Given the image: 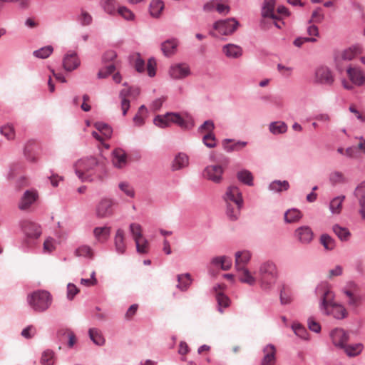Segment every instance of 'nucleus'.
<instances>
[{
    "label": "nucleus",
    "mask_w": 365,
    "mask_h": 365,
    "mask_svg": "<svg viewBox=\"0 0 365 365\" xmlns=\"http://www.w3.org/2000/svg\"><path fill=\"white\" fill-rule=\"evenodd\" d=\"M74 167L76 174L83 182H92L95 180H102L106 174L103 161L98 160L92 156L78 160Z\"/></svg>",
    "instance_id": "obj_1"
},
{
    "label": "nucleus",
    "mask_w": 365,
    "mask_h": 365,
    "mask_svg": "<svg viewBox=\"0 0 365 365\" xmlns=\"http://www.w3.org/2000/svg\"><path fill=\"white\" fill-rule=\"evenodd\" d=\"M260 286L264 290L273 288L279 277L277 265L270 260L262 262L259 269Z\"/></svg>",
    "instance_id": "obj_2"
},
{
    "label": "nucleus",
    "mask_w": 365,
    "mask_h": 365,
    "mask_svg": "<svg viewBox=\"0 0 365 365\" xmlns=\"http://www.w3.org/2000/svg\"><path fill=\"white\" fill-rule=\"evenodd\" d=\"M330 291H326L322 297L320 304V309L324 310L325 314H331L335 319H342L347 317V312L345 307L333 302V296H331Z\"/></svg>",
    "instance_id": "obj_3"
},
{
    "label": "nucleus",
    "mask_w": 365,
    "mask_h": 365,
    "mask_svg": "<svg viewBox=\"0 0 365 365\" xmlns=\"http://www.w3.org/2000/svg\"><path fill=\"white\" fill-rule=\"evenodd\" d=\"M28 302L31 308L38 312L46 311L51 306L52 297L46 290H38L29 294L27 297Z\"/></svg>",
    "instance_id": "obj_4"
},
{
    "label": "nucleus",
    "mask_w": 365,
    "mask_h": 365,
    "mask_svg": "<svg viewBox=\"0 0 365 365\" xmlns=\"http://www.w3.org/2000/svg\"><path fill=\"white\" fill-rule=\"evenodd\" d=\"M276 5V0H264L261 9V16L263 18L260 21L261 29L266 30L269 29L268 23L266 19H271L272 20H278L279 16L274 14V9Z\"/></svg>",
    "instance_id": "obj_5"
},
{
    "label": "nucleus",
    "mask_w": 365,
    "mask_h": 365,
    "mask_svg": "<svg viewBox=\"0 0 365 365\" xmlns=\"http://www.w3.org/2000/svg\"><path fill=\"white\" fill-rule=\"evenodd\" d=\"M114 201L110 198H102L97 204L96 214L98 218H107L113 215Z\"/></svg>",
    "instance_id": "obj_6"
},
{
    "label": "nucleus",
    "mask_w": 365,
    "mask_h": 365,
    "mask_svg": "<svg viewBox=\"0 0 365 365\" xmlns=\"http://www.w3.org/2000/svg\"><path fill=\"white\" fill-rule=\"evenodd\" d=\"M21 229L26 235L25 242L28 246H31L29 240H36L40 237L41 234V227L30 221H24L21 222Z\"/></svg>",
    "instance_id": "obj_7"
},
{
    "label": "nucleus",
    "mask_w": 365,
    "mask_h": 365,
    "mask_svg": "<svg viewBox=\"0 0 365 365\" xmlns=\"http://www.w3.org/2000/svg\"><path fill=\"white\" fill-rule=\"evenodd\" d=\"M314 81L316 83L331 86L334 81V76L328 67L319 66L315 71Z\"/></svg>",
    "instance_id": "obj_8"
},
{
    "label": "nucleus",
    "mask_w": 365,
    "mask_h": 365,
    "mask_svg": "<svg viewBox=\"0 0 365 365\" xmlns=\"http://www.w3.org/2000/svg\"><path fill=\"white\" fill-rule=\"evenodd\" d=\"M239 26V22L235 19L218 21L214 24V29L223 35L232 34Z\"/></svg>",
    "instance_id": "obj_9"
},
{
    "label": "nucleus",
    "mask_w": 365,
    "mask_h": 365,
    "mask_svg": "<svg viewBox=\"0 0 365 365\" xmlns=\"http://www.w3.org/2000/svg\"><path fill=\"white\" fill-rule=\"evenodd\" d=\"M224 199L227 204L233 202L239 207H242L243 204L242 193L239 188L235 186H230L227 188Z\"/></svg>",
    "instance_id": "obj_10"
},
{
    "label": "nucleus",
    "mask_w": 365,
    "mask_h": 365,
    "mask_svg": "<svg viewBox=\"0 0 365 365\" xmlns=\"http://www.w3.org/2000/svg\"><path fill=\"white\" fill-rule=\"evenodd\" d=\"M222 168L217 165L207 166L203 171L205 178L215 183H219L222 180Z\"/></svg>",
    "instance_id": "obj_11"
},
{
    "label": "nucleus",
    "mask_w": 365,
    "mask_h": 365,
    "mask_svg": "<svg viewBox=\"0 0 365 365\" xmlns=\"http://www.w3.org/2000/svg\"><path fill=\"white\" fill-rule=\"evenodd\" d=\"M356 287V284L353 282H349L346 287L342 289V292L349 298L347 302L348 305L356 308L361 302V297L356 295L353 293L352 289Z\"/></svg>",
    "instance_id": "obj_12"
},
{
    "label": "nucleus",
    "mask_w": 365,
    "mask_h": 365,
    "mask_svg": "<svg viewBox=\"0 0 365 365\" xmlns=\"http://www.w3.org/2000/svg\"><path fill=\"white\" fill-rule=\"evenodd\" d=\"M333 344L342 349L349 340V334L342 329H335L330 334Z\"/></svg>",
    "instance_id": "obj_13"
},
{
    "label": "nucleus",
    "mask_w": 365,
    "mask_h": 365,
    "mask_svg": "<svg viewBox=\"0 0 365 365\" xmlns=\"http://www.w3.org/2000/svg\"><path fill=\"white\" fill-rule=\"evenodd\" d=\"M347 75L352 83L356 86H361L365 81L364 73L358 67H348Z\"/></svg>",
    "instance_id": "obj_14"
},
{
    "label": "nucleus",
    "mask_w": 365,
    "mask_h": 365,
    "mask_svg": "<svg viewBox=\"0 0 365 365\" xmlns=\"http://www.w3.org/2000/svg\"><path fill=\"white\" fill-rule=\"evenodd\" d=\"M38 198V193L35 190L25 191L19 204L21 210L28 209Z\"/></svg>",
    "instance_id": "obj_15"
},
{
    "label": "nucleus",
    "mask_w": 365,
    "mask_h": 365,
    "mask_svg": "<svg viewBox=\"0 0 365 365\" xmlns=\"http://www.w3.org/2000/svg\"><path fill=\"white\" fill-rule=\"evenodd\" d=\"M295 237L302 244L310 243L314 237L312 229L308 226H302L295 230Z\"/></svg>",
    "instance_id": "obj_16"
},
{
    "label": "nucleus",
    "mask_w": 365,
    "mask_h": 365,
    "mask_svg": "<svg viewBox=\"0 0 365 365\" xmlns=\"http://www.w3.org/2000/svg\"><path fill=\"white\" fill-rule=\"evenodd\" d=\"M264 356L261 365H274L276 362V349L273 344H267L263 349Z\"/></svg>",
    "instance_id": "obj_17"
},
{
    "label": "nucleus",
    "mask_w": 365,
    "mask_h": 365,
    "mask_svg": "<svg viewBox=\"0 0 365 365\" xmlns=\"http://www.w3.org/2000/svg\"><path fill=\"white\" fill-rule=\"evenodd\" d=\"M169 73L173 78H182L190 74V68L185 64H176L170 67Z\"/></svg>",
    "instance_id": "obj_18"
},
{
    "label": "nucleus",
    "mask_w": 365,
    "mask_h": 365,
    "mask_svg": "<svg viewBox=\"0 0 365 365\" xmlns=\"http://www.w3.org/2000/svg\"><path fill=\"white\" fill-rule=\"evenodd\" d=\"M80 65V61L76 53H68L63 60V66L66 71H72Z\"/></svg>",
    "instance_id": "obj_19"
},
{
    "label": "nucleus",
    "mask_w": 365,
    "mask_h": 365,
    "mask_svg": "<svg viewBox=\"0 0 365 365\" xmlns=\"http://www.w3.org/2000/svg\"><path fill=\"white\" fill-rule=\"evenodd\" d=\"M251 254L249 251H239L235 253V268L237 270L242 269L250 262Z\"/></svg>",
    "instance_id": "obj_20"
},
{
    "label": "nucleus",
    "mask_w": 365,
    "mask_h": 365,
    "mask_svg": "<svg viewBox=\"0 0 365 365\" xmlns=\"http://www.w3.org/2000/svg\"><path fill=\"white\" fill-rule=\"evenodd\" d=\"M178 46V39H168L161 43V50L165 56L169 57L175 53Z\"/></svg>",
    "instance_id": "obj_21"
},
{
    "label": "nucleus",
    "mask_w": 365,
    "mask_h": 365,
    "mask_svg": "<svg viewBox=\"0 0 365 365\" xmlns=\"http://www.w3.org/2000/svg\"><path fill=\"white\" fill-rule=\"evenodd\" d=\"M112 162L117 168H122L127 163V155L122 149H115L113 152Z\"/></svg>",
    "instance_id": "obj_22"
},
{
    "label": "nucleus",
    "mask_w": 365,
    "mask_h": 365,
    "mask_svg": "<svg viewBox=\"0 0 365 365\" xmlns=\"http://www.w3.org/2000/svg\"><path fill=\"white\" fill-rule=\"evenodd\" d=\"M222 51L225 56L231 58H238L242 55V48L235 44H227L222 48Z\"/></svg>",
    "instance_id": "obj_23"
},
{
    "label": "nucleus",
    "mask_w": 365,
    "mask_h": 365,
    "mask_svg": "<svg viewBox=\"0 0 365 365\" xmlns=\"http://www.w3.org/2000/svg\"><path fill=\"white\" fill-rule=\"evenodd\" d=\"M114 243L115 250L120 254H123L126 250V245L125 243L124 232L122 229H118L116 231Z\"/></svg>",
    "instance_id": "obj_24"
},
{
    "label": "nucleus",
    "mask_w": 365,
    "mask_h": 365,
    "mask_svg": "<svg viewBox=\"0 0 365 365\" xmlns=\"http://www.w3.org/2000/svg\"><path fill=\"white\" fill-rule=\"evenodd\" d=\"M110 234V227L107 226L96 227L93 230V235L96 240L99 242H106Z\"/></svg>",
    "instance_id": "obj_25"
},
{
    "label": "nucleus",
    "mask_w": 365,
    "mask_h": 365,
    "mask_svg": "<svg viewBox=\"0 0 365 365\" xmlns=\"http://www.w3.org/2000/svg\"><path fill=\"white\" fill-rule=\"evenodd\" d=\"M232 142V140L231 139H225L222 141L223 148L227 152L240 150L247 145V142L245 141H237L231 144Z\"/></svg>",
    "instance_id": "obj_26"
},
{
    "label": "nucleus",
    "mask_w": 365,
    "mask_h": 365,
    "mask_svg": "<svg viewBox=\"0 0 365 365\" xmlns=\"http://www.w3.org/2000/svg\"><path fill=\"white\" fill-rule=\"evenodd\" d=\"M319 242L324 250L327 251H331L336 247L335 240L327 233H324L320 236Z\"/></svg>",
    "instance_id": "obj_27"
},
{
    "label": "nucleus",
    "mask_w": 365,
    "mask_h": 365,
    "mask_svg": "<svg viewBox=\"0 0 365 365\" xmlns=\"http://www.w3.org/2000/svg\"><path fill=\"white\" fill-rule=\"evenodd\" d=\"M332 230L339 239L344 242L347 241L351 236V232L347 228L341 227L338 224L333 225Z\"/></svg>",
    "instance_id": "obj_28"
},
{
    "label": "nucleus",
    "mask_w": 365,
    "mask_h": 365,
    "mask_svg": "<svg viewBox=\"0 0 365 365\" xmlns=\"http://www.w3.org/2000/svg\"><path fill=\"white\" fill-rule=\"evenodd\" d=\"M239 273L240 281L249 285H253L256 282L255 278L251 274L248 269L244 268L237 270Z\"/></svg>",
    "instance_id": "obj_29"
},
{
    "label": "nucleus",
    "mask_w": 365,
    "mask_h": 365,
    "mask_svg": "<svg viewBox=\"0 0 365 365\" xmlns=\"http://www.w3.org/2000/svg\"><path fill=\"white\" fill-rule=\"evenodd\" d=\"M361 53V48L359 46H351L343 51L341 54V59L344 61H351Z\"/></svg>",
    "instance_id": "obj_30"
},
{
    "label": "nucleus",
    "mask_w": 365,
    "mask_h": 365,
    "mask_svg": "<svg viewBox=\"0 0 365 365\" xmlns=\"http://www.w3.org/2000/svg\"><path fill=\"white\" fill-rule=\"evenodd\" d=\"M349 356H355L359 354L363 350V345L361 343L354 344H345L342 348Z\"/></svg>",
    "instance_id": "obj_31"
},
{
    "label": "nucleus",
    "mask_w": 365,
    "mask_h": 365,
    "mask_svg": "<svg viewBox=\"0 0 365 365\" xmlns=\"http://www.w3.org/2000/svg\"><path fill=\"white\" fill-rule=\"evenodd\" d=\"M187 165L188 156L185 153H179L174 160L173 168L177 170L187 166Z\"/></svg>",
    "instance_id": "obj_32"
},
{
    "label": "nucleus",
    "mask_w": 365,
    "mask_h": 365,
    "mask_svg": "<svg viewBox=\"0 0 365 365\" xmlns=\"http://www.w3.org/2000/svg\"><path fill=\"white\" fill-rule=\"evenodd\" d=\"M302 217L301 212L297 209L288 210L284 214V220L287 223H293L299 220Z\"/></svg>",
    "instance_id": "obj_33"
},
{
    "label": "nucleus",
    "mask_w": 365,
    "mask_h": 365,
    "mask_svg": "<svg viewBox=\"0 0 365 365\" xmlns=\"http://www.w3.org/2000/svg\"><path fill=\"white\" fill-rule=\"evenodd\" d=\"M345 199L344 195L334 197L329 204V209L333 214H339L341 210L342 202Z\"/></svg>",
    "instance_id": "obj_34"
},
{
    "label": "nucleus",
    "mask_w": 365,
    "mask_h": 365,
    "mask_svg": "<svg viewBox=\"0 0 365 365\" xmlns=\"http://www.w3.org/2000/svg\"><path fill=\"white\" fill-rule=\"evenodd\" d=\"M287 130V125L285 123L277 121L273 122L269 125V131L274 135H279L286 133Z\"/></svg>",
    "instance_id": "obj_35"
},
{
    "label": "nucleus",
    "mask_w": 365,
    "mask_h": 365,
    "mask_svg": "<svg viewBox=\"0 0 365 365\" xmlns=\"http://www.w3.org/2000/svg\"><path fill=\"white\" fill-rule=\"evenodd\" d=\"M237 179L245 185H253V176L247 170L239 171L237 174Z\"/></svg>",
    "instance_id": "obj_36"
},
{
    "label": "nucleus",
    "mask_w": 365,
    "mask_h": 365,
    "mask_svg": "<svg viewBox=\"0 0 365 365\" xmlns=\"http://www.w3.org/2000/svg\"><path fill=\"white\" fill-rule=\"evenodd\" d=\"M52 350L47 349L42 353L40 363L41 365H54L55 356Z\"/></svg>",
    "instance_id": "obj_37"
},
{
    "label": "nucleus",
    "mask_w": 365,
    "mask_h": 365,
    "mask_svg": "<svg viewBox=\"0 0 365 365\" xmlns=\"http://www.w3.org/2000/svg\"><path fill=\"white\" fill-rule=\"evenodd\" d=\"M88 334L92 341L98 345L101 346L105 343V339L103 337L101 333L95 328H91L88 330Z\"/></svg>",
    "instance_id": "obj_38"
},
{
    "label": "nucleus",
    "mask_w": 365,
    "mask_h": 365,
    "mask_svg": "<svg viewBox=\"0 0 365 365\" xmlns=\"http://www.w3.org/2000/svg\"><path fill=\"white\" fill-rule=\"evenodd\" d=\"M178 281L179 283L177 285V287L181 289L182 291H185L191 284V276L188 273L184 274H178Z\"/></svg>",
    "instance_id": "obj_39"
},
{
    "label": "nucleus",
    "mask_w": 365,
    "mask_h": 365,
    "mask_svg": "<svg viewBox=\"0 0 365 365\" xmlns=\"http://www.w3.org/2000/svg\"><path fill=\"white\" fill-rule=\"evenodd\" d=\"M164 8V4L160 0H153L150 4V12L154 17H158Z\"/></svg>",
    "instance_id": "obj_40"
},
{
    "label": "nucleus",
    "mask_w": 365,
    "mask_h": 365,
    "mask_svg": "<svg viewBox=\"0 0 365 365\" xmlns=\"http://www.w3.org/2000/svg\"><path fill=\"white\" fill-rule=\"evenodd\" d=\"M170 115H169L170 124L173 123L177 124L181 128L187 129L188 128L187 123L182 118V116L178 113H170Z\"/></svg>",
    "instance_id": "obj_41"
},
{
    "label": "nucleus",
    "mask_w": 365,
    "mask_h": 365,
    "mask_svg": "<svg viewBox=\"0 0 365 365\" xmlns=\"http://www.w3.org/2000/svg\"><path fill=\"white\" fill-rule=\"evenodd\" d=\"M169 115L170 113L165 115H158L153 119L154 124L161 128H165L170 126Z\"/></svg>",
    "instance_id": "obj_42"
},
{
    "label": "nucleus",
    "mask_w": 365,
    "mask_h": 365,
    "mask_svg": "<svg viewBox=\"0 0 365 365\" xmlns=\"http://www.w3.org/2000/svg\"><path fill=\"white\" fill-rule=\"evenodd\" d=\"M53 48L51 46H46L34 51L33 54L36 58L44 59L48 58L53 53Z\"/></svg>",
    "instance_id": "obj_43"
},
{
    "label": "nucleus",
    "mask_w": 365,
    "mask_h": 365,
    "mask_svg": "<svg viewBox=\"0 0 365 365\" xmlns=\"http://www.w3.org/2000/svg\"><path fill=\"white\" fill-rule=\"evenodd\" d=\"M240 209L241 207H239L235 205L233 206L231 203H227L226 214L229 219L232 221L236 220L240 215Z\"/></svg>",
    "instance_id": "obj_44"
},
{
    "label": "nucleus",
    "mask_w": 365,
    "mask_h": 365,
    "mask_svg": "<svg viewBox=\"0 0 365 365\" xmlns=\"http://www.w3.org/2000/svg\"><path fill=\"white\" fill-rule=\"evenodd\" d=\"M289 187V182L287 180L280 181L274 180L270 183L269 187L271 190L275 192H281L282 190H288Z\"/></svg>",
    "instance_id": "obj_45"
},
{
    "label": "nucleus",
    "mask_w": 365,
    "mask_h": 365,
    "mask_svg": "<svg viewBox=\"0 0 365 365\" xmlns=\"http://www.w3.org/2000/svg\"><path fill=\"white\" fill-rule=\"evenodd\" d=\"M75 253L77 256L85 257L90 259L93 258V250L91 247L88 245L80 246L76 250Z\"/></svg>",
    "instance_id": "obj_46"
},
{
    "label": "nucleus",
    "mask_w": 365,
    "mask_h": 365,
    "mask_svg": "<svg viewBox=\"0 0 365 365\" xmlns=\"http://www.w3.org/2000/svg\"><path fill=\"white\" fill-rule=\"evenodd\" d=\"M130 231L134 241L142 240V238H143L142 234V227L139 224L131 223L130 225Z\"/></svg>",
    "instance_id": "obj_47"
},
{
    "label": "nucleus",
    "mask_w": 365,
    "mask_h": 365,
    "mask_svg": "<svg viewBox=\"0 0 365 365\" xmlns=\"http://www.w3.org/2000/svg\"><path fill=\"white\" fill-rule=\"evenodd\" d=\"M101 5L106 13L109 14H114L115 13V0H101Z\"/></svg>",
    "instance_id": "obj_48"
},
{
    "label": "nucleus",
    "mask_w": 365,
    "mask_h": 365,
    "mask_svg": "<svg viewBox=\"0 0 365 365\" xmlns=\"http://www.w3.org/2000/svg\"><path fill=\"white\" fill-rule=\"evenodd\" d=\"M95 128L106 137L109 138L111 136L112 129L108 124L103 122H96L95 123Z\"/></svg>",
    "instance_id": "obj_49"
},
{
    "label": "nucleus",
    "mask_w": 365,
    "mask_h": 365,
    "mask_svg": "<svg viewBox=\"0 0 365 365\" xmlns=\"http://www.w3.org/2000/svg\"><path fill=\"white\" fill-rule=\"evenodd\" d=\"M354 195L359 200V202H365V181L360 183L355 189Z\"/></svg>",
    "instance_id": "obj_50"
},
{
    "label": "nucleus",
    "mask_w": 365,
    "mask_h": 365,
    "mask_svg": "<svg viewBox=\"0 0 365 365\" xmlns=\"http://www.w3.org/2000/svg\"><path fill=\"white\" fill-rule=\"evenodd\" d=\"M202 142L207 148H215L216 146V138L213 132L212 131L205 135L202 138Z\"/></svg>",
    "instance_id": "obj_51"
},
{
    "label": "nucleus",
    "mask_w": 365,
    "mask_h": 365,
    "mask_svg": "<svg viewBox=\"0 0 365 365\" xmlns=\"http://www.w3.org/2000/svg\"><path fill=\"white\" fill-rule=\"evenodd\" d=\"M1 133L8 140H12L15 137V131L12 125H5L1 128Z\"/></svg>",
    "instance_id": "obj_52"
},
{
    "label": "nucleus",
    "mask_w": 365,
    "mask_h": 365,
    "mask_svg": "<svg viewBox=\"0 0 365 365\" xmlns=\"http://www.w3.org/2000/svg\"><path fill=\"white\" fill-rule=\"evenodd\" d=\"M216 299L219 306L218 309L220 312H222V308H226L229 306L230 299L226 295L222 293L217 294Z\"/></svg>",
    "instance_id": "obj_53"
},
{
    "label": "nucleus",
    "mask_w": 365,
    "mask_h": 365,
    "mask_svg": "<svg viewBox=\"0 0 365 365\" xmlns=\"http://www.w3.org/2000/svg\"><path fill=\"white\" fill-rule=\"evenodd\" d=\"M324 19V15L322 13V9L318 8L312 12V18L309 21V24H312V23L320 24L323 21Z\"/></svg>",
    "instance_id": "obj_54"
},
{
    "label": "nucleus",
    "mask_w": 365,
    "mask_h": 365,
    "mask_svg": "<svg viewBox=\"0 0 365 365\" xmlns=\"http://www.w3.org/2000/svg\"><path fill=\"white\" fill-rule=\"evenodd\" d=\"M136 250L138 253L145 254L148 251V242L144 237L142 240L135 241Z\"/></svg>",
    "instance_id": "obj_55"
},
{
    "label": "nucleus",
    "mask_w": 365,
    "mask_h": 365,
    "mask_svg": "<svg viewBox=\"0 0 365 365\" xmlns=\"http://www.w3.org/2000/svg\"><path fill=\"white\" fill-rule=\"evenodd\" d=\"M118 13L125 20L130 21L133 20L135 15L134 14L125 6H120L118 9Z\"/></svg>",
    "instance_id": "obj_56"
},
{
    "label": "nucleus",
    "mask_w": 365,
    "mask_h": 365,
    "mask_svg": "<svg viewBox=\"0 0 365 365\" xmlns=\"http://www.w3.org/2000/svg\"><path fill=\"white\" fill-rule=\"evenodd\" d=\"M115 66L113 64H110L101 70H100L97 74L98 78H106L110 74L114 72Z\"/></svg>",
    "instance_id": "obj_57"
},
{
    "label": "nucleus",
    "mask_w": 365,
    "mask_h": 365,
    "mask_svg": "<svg viewBox=\"0 0 365 365\" xmlns=\"http://www.w3.org/2000/svg\"><path fill=\"white\" fill-rule=\"evenodd\" d=\"M329 180L332 184H336L344 182L345 178L341 172L335 171L330 174Z\"/></svg>",
    "instance_id": "obj_58"
},
{
    "label": "nucleus",
    "mask_w": 365,
    "mask_h": 365,
    "mask_svg": "<svg viewBox=\"0 0 365 365\" xmlns=\"http://www.w3.org/2000/svg\"><path fill=\"white\" fill-rule=\"evenodd\" d=\"M119 188L128 197H133L135 196V191L133 188L127 182H120Z\"/></svg>",
    "instance_id": "obj_59"
},
{
    "label": "nucleus",
    "mask_w": 365,
    "mask_h": 365,
    "mask_svg": "<svg viewBox=\"0 0 365 365\" xmlns=\"http://www.w3.org/2000/svg\"><path fill=\"white\" fill-rule=\"evenodd\" d=\"M146 69L148 75L150 77H153L155 76L156 61L154 58H150L148 59Z\"/></svg>",
    "instance_id": "obj_60"
},
{
    "label": "nucleus",
    "mask_w": 365,
    "mask_h": 365,
    "mask_svg": "<svg viewBox=\"0 0 365 365\" xmlns=\"http://www.w3.org/2000/svg\"><path fill=\"white\" fill-rule=\"evenodd\" d=\"M317 38L314 37H298L297 38L294 42L293 44L297 47H301L304 43L306 42H316Z\"/></svg>",
    "instance_id": "obj_61"
},
{
    "label": "nucleus",
    "mask_w": 365,
    "mask_h": 365,
    "mask_svg": "<svg viewBox=\"0 0 365 365\" xmlns=\"http://www.w3.org/2000/svg\"><path fill=\"white\" fill-rule=\"evenodd\" d=\"M78 20L83 26H88L91 24L92 17L87 11H82Z\"/></svg>",
    "instance_id": "obj_62"
},
{
    "label": "nucleus",
    "mask_w": 365,
    "mask_h": 365,
    "mask_svg": "<svg viewBox=\"0 0 365 365\" xmlns=\"http://www.w3.org/2000/svg\"><path fill=\"white\" fill-rule=\"evenodd\" d=\"M292 329L296 335L299 336L302 339H307L306 335L307 334V332L304 327L300 324L293 325Z\"/></svg>",
    "instance_id": "obj_63"
},
{
    "label": "nucleus",
    "mask_w": 365,
    "mask_h": 365,
    "mask_svg": "<svg viewBox=\"0 0 365 365\" xmlns=\"http://www.w3.org/2000/svg\"><path fill=\"white\" fill-rule=\"evenodd\" d=\"M134 66L135 70L139 73H142L145 71V61L140 58L139 53L136 54Z\"/></svg>",
    "instance_id": "obj_64"
}]
</instances>
